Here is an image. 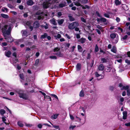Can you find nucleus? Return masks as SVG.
Wrapping results in <instances>:
<instances>
[{
	"mask_svg": "<svg viewBox=\"0 0 130 130\" xmlns=\"http://www.w3.org/2000/svg\"><path fill=\"white\" fill-rule=\"evenodd\" d=\"M12 30L11 27L10 25L8 27V28L7 31V35L9 36L11 34V32Z\"/></svg>",
	"mask_w": 130,
	"mask_h": 130,
	"instance_id": "9b49d317",
	"label": "nucleus"
},
{
	"mask_svg": "<svg viewBox=\"0 0 130 130\" xmlns=\"http://www.w3.org/2000/svg\"><path fill=\"white\" fill-rule=\"evenodd\" d=\"M116 20L118 22H119L120 20V19L119 18L117 17L116 18Z\"/></svg>",
	"mask_w": 130,
	"mask_h": 130,
	"instance_id": "e2e57ef3",
	"label": "nucleus"
},
{
	"mask_svg": "<svg viewBox=\"0 0 130 130\" xmlns=\"http://www.w3.org/2000/svg\"><path fill=\"white\" fill-rule=\"evenodd\" d=\"M129 89V86H123L122 88L121 89V90H123L124 89L128 90Z\"/></svg>",
	"mask_w": 130,
	"mask_h": 130,
	"instance_id": "412c9836",
	"label": "nucleus"
},
{
	"mask_svg": "<svg viewBox=\"0 0 130 130\" xmlns=\"http://www.w3.org/2000/svg\"><path fill=\"white\" fill-rule=\"evenodd\" d=\"M5 113V111L3 109L0 110V113L2 115H3Z\"/></svg>",
	"mask_w": 130,
	"mask_h": 130,
	"instance_id": "f704fd0d",
	"label": "nucleus"
},
{
	"mask_svg": "<svg viewBox=\"0 0 130 130\" xmlns=\"http://www.w3.org/2000/svg\"><path fill=\"white\" fill-rule=\"evenodd\" d=\"M77 48L79 52H82L83 49L81 46L79 45L77 46Z\"/></svg>",
	"mask_w": 130,
	"mask_h": 130,
	"instance_id": "aec40b11",
	"label": "nucleus"
},
{
	"mask_svg": "<svg viewBox=\"0 0 130 130\" xmlns=\"http://www.w3.org/2000/svg\"><path fill=\"white\" fill-rule=\"evenodd\" d=\"M91 58V55L90 53H89L88 54L87 56V59H90Z\"/></svg>",
	"mask_w": 130,
	"mask_h": 130,
	"instance_id": "603ef678",
	"label": "nucleus"
},
{
	"mask_svg": "<svg viewBox=\"0 0 130 130\" xmlns=\"http://www.w3.org/2000/svg\"><path fill=\"white\" fill-rule=\"evenodd\" d=\"M68 17L69 18L70 21H73L75 20L74 18L71 15V14L69 15H68Z\"/></svg>",
	"mask_w": 130,
	"mask_h": 130,
	"instance_id": "6ab92c4d",
	"label": "nucleus"
},
{
	"mask_svg": "<svg viewBox=\"0 0 130 130\" xmlns=\"http://www.w3.org/2000/svg\"><path fill=\"white\" fill-rule=\"evenodd\" d=\"M86 40V39L85 38H82L78 40V41L80 42L81 43L83 44L85 42Z\"/></svg>",
	"mask_w": 130,
	"mask_h": 130,
	"instance_id": "f8f14e48",
	"label": "nucleus"
},
{
	"mask_svg": "<svg viewBox=\"0 0 130 130\" xmlns=\"http://www.w3.org/2000/svg\"><path fill=\"white\" fill-rule=\"evenodd\" d=\"M54 37H57L59 39L61 38V36L60 34H58L57 36H55Z\"/></svg>",
	"mask_w": 130,
	"mask_h": 130,
	"instance_id": "49530a36",
	"label": "nucleus"
},
{
	"mask_svg": "<svg viewBox=\"0 0 130 130\" xmlns=\"http://www.w3.org/2000/svg\"><path fill=\"white\" fill-rule=\"evenodd\" d=\"M11 52L10 51H8L7 52L6 51L5 52V55L8 58L11 57Z\"/></svg>",
	"mask_w": 130,
	"mask_h": 130,
	"instance_id": "1a4fd4ad",
	"label": "nucleus"
},
{
	"mask_svg": "<svg viewBox=\"0 0 130 130\" xmlns=\"http://www.w3.org/2000/svg\"><path fill=\"white\" fill-rule=\"evenodd\" d=\"M52 96H53L55 98L58 99V98L57 96L55 94H52Z\"/></svg>",
	"mask_w": 130,
	"mask_h": 130,
	"instance_id": "680f3d73",
	"label": "nucleus"
},
{
	"mask_svg": "<svg viewBox=\"0 0 130 130\" xmlns=\"http://www.w3.org/2000/svg\"><path fill=\"white\" fill-rule=\"evenodd\" d=\"M127 95L128 96L130 95V89H129L128 90H127Z\"/></svg>",
	"mask_w": 130,
	"mask_h": 130,
	"instance_id": "8fccbe9b",
	"label": "nucleus"
},
{
	"mask_svg": "<svg viewBox=\"0 0 130 130\" xmlns=\"http://www.w3.org/2000/svg\"><path fill=\"white\" fill-rule=\"evenodd\" d=\"M55 54L58 57H63V54L60 51L57 52Z\"/></svg>",
	"mask_w": 130,
	"mask_h": 130,
	"instance_id": "6e6552de",
	"label": "nucleus"
},
{
	"mask_svg": "<svg viewBox=\"0 0 130 130\" xmlns=\"http://www.w3.org/2000/svg\"><path fill=\"white\" fill-rule=\"evenodd\" d=\"M81 20L82 22H86V21L85 19L83 17H82L81 18Z\"/></svg>",
	"mask_w": 130,
	"mask_h": 130,
	"instance_id": "13d9d810",
	"label": "nucleus"
},
{
	"mask_svg": "<svg viewBox=\"0 0 130 130\" xmlns=\"http://www.w3.org/2000/svg\"><path fill=\"white\" fill-rule=\"evenodd\" d=\"M81 7H82V9H85L86 8L89 9L90 8V7L87 5H85L84 6L82 5L81 6Z\"/></svg>",
	"mask_w": 130,
	"mask_h": 130,
	"instance_id": "5701e85b",
	"label": "nucleus"
},
{
	"mask_svg": "<svg viewBox=\"0 0 130 130\" xmlns=\"http://www.w3.org/2000/svg\"><path fill=\"white\" fill-rule=\"evenodd\" d=\"M18 124L19 126L21 127H22L23 126V124L21 122L18 121Z\"/></svg>",
	"mask_w": 130,
	"mask_h": 130,
	"instance_id": "2f4dec72",
	"label": "nucleus"
},
{
	"mask_svg": "<svg viewBox=\"0 0 130 130\" xmlns=\"http://www.w3.org/2000/svg\"><path fill=\"white\" fill-rule=\"evenodd\" d=\"M39 62V60L38 59H36L35 61V63L34 66H37L38 65Z\"/></svg>",
	"mask_w": 130,
	"mask_h": 130,
	"instance_id": "c756f323",
	"label": "nucleus"
},
{
	"mask_svg": "<svg viewBox=\"0 0 130 130\" xmlns=\"http://www.w3.org/2000/svg\"><path fill=\"white\" fill-rule=\"evenodd\" d=\"M79 95L80 97H84V94L83 91L82 90L80 92Z\"/></svg>",
	"mask_w": 130,
	"mask_h": 130,
	"instance_id": "473e14b6",
	"label": "nucleus"
},
{
	"mask_svg": "<svg viewBox=\"0 0 130 130\" xmlns=\"http://www.w3.org/2000/svg\"><path fill=\"white\" fill-rule=\"evenodd\" d=\"M125 63H127L128 65L130 64V60H128L127 59H126L125 60Z\"/></svg>",
	"mask_w": 130,
	"mask_h": 130,
	"instance_id": "79ce46f5",
	"label": "nucleus"
},
{
	"mask_svg": "<svg viewBox=\"0 0 130 130\" xmlns=\"http://www.w3.org/2000/svg\"><path fill=\"white\" fill-rule=\"evenodd\" d=\"M64 20L63 19H61L60 20H59L58 21V23L59 25L62 24L64 22Z\"/></svg>",
	"mask_w": 130,
	"mask_h": 130,
	"instance_id": "b1692460",
	"label": "nucleus"
},
{
	"mask_svg": "<svg viewBox=\"0 0 130 130\" xmlns=\"http://www.w3.org/2000/svg\"><path fill=\"white\" fill-rule=\"evenodd\" d=\"M95 74L96 76L97 77H99V76H101V74H100L98 73V72H96L95 73Z\"/></svg>",
	"mask_w": 130,
	"mask_h": 130,
	"instance_id": "09e8293b",
	"label": "nucleus"
},
{
	"mask_svg": "<svg viewBox=\"0 0 130 130\" xmlns=\"http://www.w3.org/2000/svg\"><path fill=\"white\" fill-rule=\"evenodd\" d=\"M79 23L77 22H74L70 24L68 26V28L70 29H73L75 27L78 26Z\"/></svg>",
	"mask_w": 130,
	"mask_h": 130,
	"instance_id": "f257e3e1",
	"label": "nucleus"
},
{
	"mask_svg": "<svg viewBox=\"0 0 130 130\" xmlns=\"http://www.w3.org/2000/svg\"><path fill=\"white\" fill-rule=\"evenodd\" d=\"M20 78L22 80H24V75L23 74H20L19 75Z\"/></svg>",
	"mask_w": 130,
	"mask_h": 130,
	"instance_id": "37998d69",
	"label": "nucleus"
},
{
	"mask_svg": "<svg viewBox=\"0 0 130 130\" xmlns=\"http://www.w3.org/2000/svg\"><path fill=\"white\" fill-rule=\"evenodd\" d=\"M128 37V36L127 35H126L124 36L122 38V39L124 40H125Z\"/></svg>",
	"mask_w": 130,
	"mask_h": 130,
	"instance_id": "6e6d98bb",
	"label": "nucleus"
},
{
	"mask_svg": "<svg viewBox=\"0 0 130 130\" xmlns=\"http://www.w3.org/2000/svg\"><path fill=\"white\" fill-rule=\"evenodd\" d=\"M75 5L77 6H81V4L78 2H76L75 3Z\"/></svg>",
	"mask_w": 130,
	"mask_h": 130,
	"instance_id": "a19ab883",
	"label": "nucleus"
},
{
	"mask_svg": "<svg viewBox=\"0 0 130 130\" xmlns=\"http://www.w3.org/2000/svg\"><path fill=\"white\" fill-rule=\"evenodd\" d=\"M81 64L80 63H77L76 66V71H79L81 69Z\"/></svg>",
	"mask_w": 130,
	"mask_h": 130,
	"instance_id": "9d476101",
	"label": "nucleus"
},
{
	"mask_svg": "<svg viewBox=\"0 0 130 130\" xmlns=\"http://www.w3.org/2000/svg\"><path fill=\"white\" fill-rule=\"evenodd\" d=\"M44 28L45 29H47L48 28V25L47 23L46 24V25L44 26Z\"/></svg>",
	"mask_w": 130,
	"mask_h": 130,
	"instance_id": "774afa93",
	"label": "nucleus"
},
{
	"mask_svg": "<svg viewBox=\"0 0 130 130\" xmlns=\"http://www.w3.org/2000/svg\"><path fill=\"white\" fill-rule=\"evenodd\" d=\"M12 56L15 57V58L17 57V53L15 52H14L12 54Z\"/></svg>",
	"mask_w": 130,
	"mask_h": 130,
	"instance_id": "052dcab7",
	"label": "nucleus"
},
{
	"mask_svg": "<svg viewBox=\"0 0 130 130\" xmlns=\"http://www.w3.org/2000/svg\"><path fill=\"white\" fill-rule=\"evenodd\" d=\"M118 40H112L113 43L114 44H116L118 42Z\"/></svg>",
	"mask_w": 130,
	"mask_h": 130,
	"instance_id": "69168bd1",
	"label": "nucleus"
},
{
	"mask_svg": "<svg viewBox=\"0 0 130 130\" xmlns=\"http://www.w3.org/2000/svg\"><path fill=\"white\" fill-rule=\"evenodd\" d=\"M101 60L102 63H106L107 62V60L105 58H102Z\"/></svg>",
	"mask_w": 130,
	"mask_h": 130,
	"instance_id": "7c9ffc66",
	"label": "nucleus"
},
{
	"mask_svg": "<svg viewBox=\"0 0 130 130\" xmlns=\"http://www.w3.org/2000/svg\"><path fill=\"white\" fill-rule=\"evenodd\" d=\"M97 28L100 30L102 31H103V30H102L103 29V28L102 26H100V25H98L97 26Z\"/></svg>",
	"mask_w": 130,
	"mask_h": 130,
	"instance_id": "72a5a7b5",
	"label": "nucleus"
},
{
	"mask_svg": "<svg viewBox=\"0 0 130 130\" xmlns=\"http://www.w3.org/2000/svg\"><path fill=\"white\" fill-rule=\"evenodd\" d=\"M44 98L45 99H50V101H51V98L49 96L46 95V96L44 97Z\"/></svg>",
	"mask_w": 130,
	"mask_h": 130,
	"instance_id": "c03bdc74",
	"label": "nucleus"
},
{
	"mask_svg": "<svg viewBox=\"0 0 130 130\" xmlns=\"http://www.w3.org/2000/svg\"><path fill=\"white\" fill-rule=\"evenodd\" d=\"M123 119L125 120L127 118V112L125 111H124L123 112Z\"/></svg>",
	"mask_w": 130,
	"mask_h": 130,
	"instance_id": "2eb2a0df",
	"label": "nucleus"
},
{
	"mask_svg": "<svg viewBox=\"0 0 130 130\" xmlns=\"http://www.w3.org/2000/svg\"><path fill=\"white\" fill-rule=\"evenodd\" d=\"M115 3L116 6H118L120 5L121 3V2L119 1H115Z\"/></svg>",
	"mask_w": 130,
	"mask_h": 130,
	"instance_id": "cd10ccee",
	"label": "nucleus"
},
{
	"mask_svg": "<svg viewBox=\"0 0 130 130\" xmlns=\"http://www.w3.org/2000/svg\"><path fill=\"white\" fill-rule=\"evenodd\" d=\"M111 69V67L108 66L105 68V71L106 72H109L110 71Z\"/></svg>",
	"mask_w": 130,
	"mask_h": 130,
	"instance_id": "dca6fc26",
	"label": "nucleus"
},
{
	"mask_svg": "<svg viewBox=\"0 0 130 130\" xmlns=\"http://www.w3.org/2000/svg\"><path fill=\"white\" fill-rule=\"evenodd\" d=\"M65 6L64 4L62 3H61L59 5V6L60 8H62Z\"/></svg>",
	"mask_w": 130,
	"mask_h": 130,
	"instance_id": "de8ad7c7",
	"label": "nucleus"
},
{
	"mask_svg": "<svg viewBox=\"0 0 130 130\" xmlns=\"http://www.w3.org/2000/svg\"><path fill=\"white\" fill-rule=\"evenodd\" d=\"M6 117H3L2 118V121L3 122H4V123H5V124H6L9 125V124L8 123H7L5 122L6 120Z\"/></svg>",
	"mask_w": 130,
	"mask_h": 130,
	"instance_id": "393cba45",
	"label": "nucleus"
},
{
	"mask_svg": "<svg viewBox=\"0 0 130 130\" xmlns=\"http://www.w3.org/2000/svg\"><path fill=\"white\" fill-rule=\"evenodd\" d=\"M48 1V2H44L42 4L43 7L44 9H47L49 7L50 3L49 2H50L51 1Z\"/></svg>",
	"mask_w": 130,
	"mask_h": 130,
	"instance_id": "20e7f679",
	"label": "nucleus"
},
{
	"mask_svg": "<svg viewBox=\"0 0 130 130\" xmlns=\"http://www.w3.org/2000/svg\"><path fill=\"white\" fill-rule=\"evenodd\" d=\"M111 51L113 53H116L117 51L116 47L115 46H113L112 48L111 49Z\"/></svg>",
	"mask_w": 130,
	"mask_h": 130,
	"instance_id": "bb28decb",
	"label": "nucleus"
},
{
	"mask_svg": "<svg viewBox=\"0 0 130 130\" xmlns=\"http://www.w3.org/2000/svg\"><path fill=\"white\" fill-rule=\"evenodd\" d=\"M50 58L52 59H57V57L55 56H50Z\"/></svg>",
	"mask_w": 130,
	"mask_h": 130,
	"instance_id": "ea45409f",
	"label": "nucleus"
},
{
	"mask_svg": "<svg viewBox=\"0 0 130 130\" xmlns=\"http://www.w3.org/2000/svg\"><path fill=\"white\" fill-rule=\"evenodd\" d=\"M116 33H112L110 34V37L112 39H113L116 37Z\"/></svg>",
	"mask_w": 130,
	"mask_h": 130,
	"instance_id": "f3484780",
	"label": "nucleus"
},
{
	"mask_svg": "<svg viewBox=\"0 0 130 130\" xmlns=\"http://www.w3.org/2000/svg\"><path fill=\"white\" fill-rule=\"evenodd\" d=\"M47 36V34L46 33H44L43 35H42L40 37V38L41 39H44L46 38Z\"/></svg>",
	"mask_w": 130,
	"mask_h": 130,
	"instance_id": "4468645a",
	"label": "nucleus"
},
{
	"mask_svg": "<svg viewBox=\"0 0 130 130\" xmlns=\"http://www.w3.org/2000/svg\"><path fill=\"white\" fill-rule=\"evenodd\" d=\"M97 21L98 23L103 22L104 25H106L108 24V22H106L107 19L104 18L102 17L100 18H97Z\"/></svg>",
	"mask_w": 130,
	"mask_h": 130,
	"instance_id": "f03ea898",
	"label": "nucleus"
},
{
	"mask_svg": "<svg viewBox=\"0 0 130 130\" xmlns=\"http://www.w3.org/2000/svg\"><path fill=\"white\" fill-rule=\"evenodd\" d=\"M1 15L2 17L5 19H7L9 17L8 15L4 14L2 13Z\"/></svg>",
	"mask_w": 130,
	"mask_h": 130,
	"instance_id": "a211bd4d",
	"label": "nucleus"
},
{
	"mask_svg": "<svg viewBox=\"0 0 130 130\" xmlns=\"http://www.w3.org/2000/svg\"><path fill=\"white\" fill-rule=\"evenodd\" d=\"M40 24L39 21H35L33 24V26L34 28H38L39 27Z\"/></svg>",
	"mask_w": 130,
	"mask_h": 130,
	"instance_id": "423d86ee",
	"label": "nucleus"
},
{
	"mask_svg": "<svg viewBox=\"0 0 130 130\" xmlns=\"http://www.w3.org/2000/svg\"><path fill=\"white\" fill-rule=\"evenodd\" d=\"M125 125L127 127H130V122L125 123Z\"/></svg>",
	"mask_w": 130,
	"mask_h": 130,
	"instance_id": "bf43d9fd",
	"label": "nucleus"
},
{
	"mask_svg": "<svg viewBox=\"0 0 130 130\" xmlns=\"http://www.w3.org/2000/svg\"><path fill=\"white\" fill-rule=\"evenodd\" d=\"M18 94L20 98H22L25 100L28 99V96L26 94L19 92V93Z\"/></svg>",
	"mask_w": 130,
	"mask_h": 130,
	"instance_id": "7ed1b4c3",
	"label": "nucleus"
},
{
	"mask_svg": "<svg viewBox=\"0 0 130 130\" xmlns=\"http://www.w3.org/2000/svg\"><path fill=\"white\" fill-rule=\"evenodd\" d=\"M57 15L59 17H60L62 15V12H59L57 13Z\"/></svg>",
	"mask_w": 130,
	"mask_h": 130,
	"instance_id": "5fc2aeb1",
	"label": "nucleus"
},
{
	"mask_svg": "<svg viewBox=\"0 0 130 130\" xmlns=\"http://www.w3.org/2000/svg\"><path fill=\"white\" fill-rule=\"evenodd\" d=\"M126 54L127 57L130 58V51L127 52Z\"/></svg>",
	"mask_w": 130,
	"mask_h": 130,
	"instance_id": "864d4df0",
	"label": "nucleus"
},
{
	"mask_svg": "<svg viewBox=\"0 0 130 130\" xmlns=\"http://www.w3.org/2000/svg\"><path fill=\"white\" fill-rule=\"evenodd\" d=\"M99 51V47L97 44H96L95 46V52H97Z\"/></svg>",
	"mask_w": 130,
	"mask_h": 130,
	"instance_id": "c9c22d12",
	"label": "nucleus"
},
{
	"mask_svg": "<svg viewBox=\"0 0 130 130\" xmlns=\"http://www.w3.org/2000/svg\"><path fill=\"white\" fill-rule=\"evenodd\" d=\"M98 69L99 70H103L104 69V67L102 64H101L98 66Z\"/></svg>",
	"mask_w": 130,
	"mask_h": 130,
	"instance_id": "ddd939ff",
	"label": "nucleus"
},
{
	"mask_svg": "<svg viewBox=\"0 0 130 130\" xmlns=\"http://www.w3.org/2000/svg\"><path fill=\"white\" fill-rule=\"evenodd\" d=\"M27 3L28 5H32L33 4L34 2L33 1H28Z\"/></svg>",
	"mask_w": 130,
	"mask_h": 130,
	"instance_id": "4be33fe9",
	"label": "nucleus"
},
{
	"mask_svg": "<svg viewBox=\"0 0 130 130\" xmlns=\"http://www.w3.org/2000/svg\"><path fill=\"white\" fill-rule=\"evenodd\" d=\"M27 32L26 30H24L23 31L22 33V36H25V37H26L27 36Z\"/></svg>",
	"mask_w": 130,
	"mask_h": 130,
	"instance_id": "c85d7f7f",
	"label": "nucleus"
},
{
	"mask_svg": "<svg viewBox=\"0 0 130 130\" xmlns=\"http://www.w3.org/2000/svg\"><path fill=\"white\" fill-rule=\"evenodd\" d=\"M51 22L53 24H54V25H57V24L56 23V22L55 21V19H54L52 20Z\"/></svg>",
	"mask_w": 130,
	"mask_h": 130,
	"instance_id": "e433bc0d",
	"label": "nucleus"
},
{
	"mask_svg": "<svg viewBox=\"0 0 130 130\" xmlns=\"http://www.w3.org/2000/svg\"><path fill=\"white\" fill-rule=\"evenodd\" d=\"M8 27V25H6L4 26L3 28L2 29V32L3 33L7 34V29Z\"/></svg>",
	"mask_w": 130,
	"mask_h": 130,
	"instance_id": "0eeeda50",
	"label": "nucleus"
},
{
	"mask_svg": "<svg viewBox=\"0 0 130 130\" xmlns=\"http://www.w3.org/2000/svg\"><path fill=\"white\" fill-rule=\"evenodd\" d=\"M60 50V49L58 48V47H55L54 49V51L55 52H58V51Z\"/></svg>",
	"mask_w": 130,
	"mask_h": 130,
	"instance_id": "a18cd8bd",
	"label": "nucleus"
},
{
	"mask_svg": "<svg viewBox=\"0 0 130 130\" xmlns=\"http://www.w3.org/2000/svg\"><path fill=\"white\" fill-rule=\"evenodd\" d=\"M5 39L7 42L11 43L13 41V39L11 36H7Z\"/></svg>",
	"mask_w": 130,
	"mask_h": 130,
	"instance_id": "39448f33",
	"label": "nucleus"
},
{
	"mask_svg": "<svg viewBox=\"0 0 130 130\" xmlns=\"http://www.w3.org/2000/svg\"><path fill=\"white\" fill-rule=\"evenodd\" d=\"M7 6L10 8H14V6L12 5L11 4H8L7 5Z\"/></svg>",
	"mask_w": 130,
	"mask_h": 130,
	"instance_id": "58836bf2",
	"label": "nucleus"
},
{
	"mask_svg": "<svg viewBox=\"0 0 130 130\" xmlns=\"http://www.w3.org/2000/svg\"><path fill=\"white\" fill-rule=\"evenodd\" d=\"M1 10L3 12H5V10L6 11V12L8 11V9L7 8L5 7H3L1 9Z\"/></svg>",
	"mask_w": 130,
	"mask_h": 130,
	"instance_id": "4c0bfd02",
	"label": "nucleus"
},
{
	"mask_svg": "<svg viewBox=\"0 0 130 130\" xmlns=\"http://www.w3.org/2000/svg\"><path fill=\"white\" fill-rule=\"evenodd\" d=\"M48 122L52 125H53V126L54 128H56L57 129H58L59 130H60V129L59 125H53V124L51 122L49 121Z\"/></svg>",
	"mask_w": 130,
	"mask_h": 130,
	"instance_id": "a878e982",
	"label": "nucleus"
},
{
	"mask_svg": "<svg viewBox=\"0 0 130 130\" xmlns=\"http://www.w3.org/2000/svg\"><path fill=\"white\" fill-rule=\"evenodd\" d=\"M75 30L76 31H79L80 32V30H79V29L78 27H75Z\"/></svg>",
	"mask_w": 130,
	"mask_h": 130,
	"instance_id": "338daca9",
	"label": "nucleus"
},
{
	"mask_svg": "<svg viewBox=\"0 0 130 130\" xmlns=\"http://www.w3.org/2000/svg\"><path fill=\"white\" fill-rule=\"evenodd\" d=\"M96 13L98 17L100 18L101 17H102L100 15L99 12L98 11L96 12Z\"/></svg>",
	"mask_w": 130,
	"mask_h": 130,
	"instance_id": "0e129e2a",
	"label": "nucleus"
},
{
	"mask_svg": "<svg viewBox=\"0 0 130 130\" xmlns=\"http://www.w3.org/2000/svg\"><path fill=\"white\" fill-rule=\"evenodd\" d=\"M104 15L106 17L108 18H109L110 16L108 14L106 13H105L104 14Z\"/></svg>",
	"mask_w": 130,
	"mask_h": 130,
	"instance_id": "3c124183",
	"label": "nucleus"
},
{
	"mask_svg": "<svg viewBox=\"0 0 130 130\" xmlns=\"http://www.w3.org/2000/svg\"><path fill=\"white\" fill-rule=\"evenodd\" d=\"M96 31L97 32L98 34L100 35L101 34V33L100 30L98 29H96Z\"/></svg>",
	"mask_w": 130,
	"mask_h": 130,
	"instance_id": "4d7b16f0",
	"label": "nucleus"
}]
</instances>
